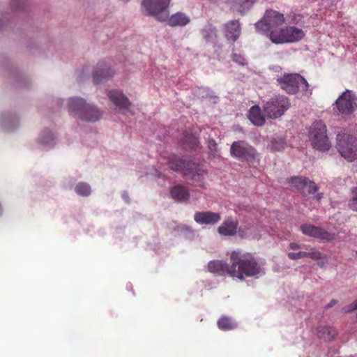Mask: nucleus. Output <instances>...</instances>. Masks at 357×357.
<instances>
[{"label": "nucleus", "instance_id": "obj_1", "mask_svg": "<svg viewBox=\"0 0 357 357\" xmlns=\"http://www.w3.org/2000/svg\"><path fill=\"white\" fill-rule=\"evenodd\" d=\"M230 261L231 277L243 280L245 277H252L260 272L259 265L250 253H242L240 250L232 251Z\"/></svg>", "mask_w": 357, "mask_h": 357}, {"label": "nucleus", "instance_id": "obj_2", "mask_svg": "<svg viewBox=\"0 0 357 357\" xmlns=\"http://www.w3.org/2000/svg\"><path fill=\"white\" fill-rule=\"evenodd\" d=\"M169 166L174 172H181L185 179H190L196 185L204 188L206 171L197 164L177 155H172L168 160Z\"/></svg>", "mask_w": 357, "mask_h": 357}, {"label": "nucleus", "instance_id": "obj_3", "mask_svg": "<svg viewBox=\"0 0 357 357\" xmlns=\"http://www.w3.org/2000/svg\"><path fill=\"white\" fill-rule=\"evenodd\" d=\"M68 108L70 115L85 121H96L102 116V113L96 107L87 104L80 98H70Z\"/></svg>", "mask_w": 357, "mask_h": 357}, {"label": "nucleus", "instance_id": "obj_4", "mask_svg": "<svg viewBox=\"0 0 357 357\" xmlns=\"http://www.w3.org/2000/svg\"><path fill=\"white\" fill-rule=\"evenodd\" d=\"M280 87L288 94H296L299 91L306 92L309 84L307 80L298 73H286L276 79Z\"/></svg>", "mask_w": 357, "mask_h": 357}, {"label": "nucleus", "instance_id": "obj_5", "mask_svg": "<svg viewBox=\"0 0 357 357\" xmlns=\"http://www.w3.org/2000/svg\"><path fill=\"white\" fill-rule=\"evenodd\" d=\"M289 99L283 95L273 97L263 105L265 115L269 119H277L282 116L290 107Z\"/></svg>", "mask_w": 357, "mask_h": 357}, {"label": "nucleus", "instance_id": "obj_6", "mask_svg": "<svg viewBox=\"0 0 357 357\" xmlns=\"http://www.w3.org/2000/svg\"><path fill=\"white\" fill-rule=\"evenodd\" d=\"M230 154L241 162H254L258 158L257 150L244 140L234 142L230 147Z\"/></svg>", "mask_w": 357, "mask_h": 357}, {"label": "nucleus", "instance_id": "obj_7", "mask_svg": "<svg viewBox=\"0 0 357 357\" xmlns=\"http://www.w3.org/2000/svg\"><path fill=\"white\" fill-rule=\"evenodd\" d=\"M304 36V31L295 26H287L280 29L279 31H271L270 33L271 40L275 44L297 42Z\"/></svg>", "mask_w": 357, "mask_h": 357}, {"label": "nucleus", "instance_id": "obj_8", "mask_svg": "<svg viewBox=\"0 0 357 357\" xmlns=\"http://www.w3.org/2000/svg\"><path fill=\"white\" fill-rule=\"evenodd\" d=\"M310 138L313 147L319 151H328L331 143L326 135V126L321 121L314 122L310 131Z\"/></svg>", "mask_w": 357, "mask_h": 357}, {"label": "nucleus", "instance_id": "obj_9", "mask_svg": "<svg viewBox=\"0 0 357 357\" xmlns=\"http://www.w3.org/2000/svg\"><path fill=\"white\" fill-rule=\"evenodd\" d=\"M337 148L340 155L348 160H357V139L352 136L339 133L337 135Z\"/></svg>", "mask_w": 357, "mask_h": 357}, {"label": "nucleus", "instance_id": "obj_10", "mask_svg": "<svg viewBox=\"0 0 357 357\" xmlns=\"http://www.w3.org/2000/svg\"><path fill=\"white\" fill-rule=\"evenodd\" d=\"M284 22V15L273 10L266 11L264 17L255 24L256 29L263 33H271L273 29L282 25ZM275 31H278L275 29Z\"/></svg>", "mask_w": 357, "mask_h": 357}, {"label": "nucleus", "instance_id": "obj_11", "mask_svg": "<svg viewBox=\"0 0 357 357\" xmlns=\"http://www.w3.org/2000/svg\"><path fill=\"white\" fill-rule=\"evenodd\" d=\"M335 106L342 115H350L357 109V96L347 89L336 100Z\"/></svg>", "mask_w": 357, "mask_h": 357}, {"label": "nucleus", "instance_id": "obj_12", "mask_svg": "<svg viewBox=\"0 0 357 357\" xmlns=\"http://www.w3.org/2000/svg\"><path fill=\"white\" fill-rule=\"evenodd\" d=\"M171 0H143L142 6L158 21L165 20Z\"/></svg>", "mask_w": 357, "mask_h": 357}, {"label": "nucleus", "instance_id": "obj_13", "mask_svg": "<svg viewBox=\"0 0 357 357\" xmlns=\"http://www.w3.org/2000/svg\"><path fill=\"white\" fill-rule=\"evenodd\" d=\"M301 230L303 234L318 238L324 242H329L335 239V234L330 233L326 229L310 224H305L301 226Z\"/></svg>", "mask_w": 357, "mask_h": 357}, {"label": "nucleus", "instance_id": "obj_14", "mask_svg": "<svg viewBox=\"0 0 357 357\" xmlns=\"http://www.w3.org/2000/svg\"><path fill=\"white\" fill-rule=\"evenodd\" d=\"M160 22H165L172 27L184 26L190 22V17L182 12H176L169 15L168 10L166 13V18L161 20Z\"/></svg>", "mask_w": 357, "mask_h": 357}, {"label": "nucleus", "instance_id": "obj_15", "mask_svg": "<svg viewBox=\"0 0 357 357\" xmlns=\"http://www.w3.org/2000/svg\"><path fill=\"white\" fill-rule=\"evenodd\" d=\"M208 271L212 273L217 274L220 276H231V264H228L222 260L210 261L207 266Z\"/></svg>", "mask_w": 357, "mask_h": 357}, {"label": "nucleus", "instance_id": "obj_16", "mask_svg": "<svg viewBox=\"0 0 357 357\" xmlns=\"http://www.w3.org/2000/svg\"><path fill=\"white\" fill-rule=\"evenodd\" d=\"M238 221L236 218L227 217L222 224L218 228V231L223 236H234L237 232Z\"/></svg>", "mask_w": 357, "mask_h": 357}, {"label": "nucleus", "instance_id": "obj_17", "mask_svg": "<svg viewBox=\"0 0 357 357\" xmlns=\"http://www.w3.org/2000/svg\"><path fill=\"white\" fill-rule=\"evenodd\" d=\"M195 222L200 225H214L218 222L220 215L211 211L196 212L194 215Z\"/></svg>", "mask_w": 357, "mask_h": 357}, {"label": "nucleus", "instance_id": "obj_18", "mask_svg": "<svg viewBox=\"0 0 357 357\" xmlns=\"http://www.w3.org/2000/svg\"><path fill=\"white\" fill-rule=\"evenodd\" d=\"M225 37L228 40L234 43L241 33V28L238 20H231L225 25Z\"/></svg>", "mask_w": 357, "mask_h": 357}, {"label": "nucleus", "instance_id": "obj_19", "mask_svg": "<svg viewBox=\"0 0 357 357\" xmlns=\"http://www.w3.org/2000/svg\"><path fill=\"white\" fill-rule=\"evenodd\" d=\"M109 100L121 109H128L131 103L128 98L118 90L110 91L108 93Z\"/></svg>", "mask_w": 357, "mask_h": 357}, {"label": "nucleus", "instance_id": "obj_20", "mask_svg": "<svg viewBox=\"0 0 357 357\" xmlns=\"http://www.w3.org/2000/svg\"><path fill=\"white\" fill-rule=\"evenodd\" d=\"M113 73L111 69L107 68L104 63H100L97 65L95 71L93 73V79L95 84L101 82L103 79L112 77Z\"/></svg>", "mask_w": 357, "mask_h": 357}, {"label": "nucleus", "instance_id": "obj_21", "mask_svg": "<svg viewBox=\"0 0 357 357\" xmlns=\"http://www.w3.org/2000/svg\"><path fill=\"white\" fill-rule=\"evenodd\" d=\"M256 0H226L230 8L241 14L248 10Z\"/></svg>", "mask_w": 357, "mask_h": 357}, {"label": "nucleus", "instance_id": "obj_22", "mask_svg": "<svg viewBox=\"0 0 357 357\" xmlns=\"http://www.w3.org/2000/svg\"><path fill=\"white\" fill-rule=\"evenodd\" d=\"M248 118L250 121L255 126H261L265 123V119L261 114V109L258 105L252 106L248 114Z\"/></svg>", "mask_w": 357, "mask_h": 357}, {"label": "nucleus", "instance_id": "obj_23", "mask_svg": "<svg viewBox=\"0 0 357 357\" xmlns=\"http://www.w3.org/2000/svg\"><path fill=\"white\" fill-rule=\"evenodd\" d=\"M170 194L174 199L180 202L187 201L190 197L188 189L181 185H177L173 187L171 189Z\"/></svg>", "mask_w": 357, "mask_h": 357}, {"label": "nucleus", "instance_id": "obj_24", "mask_svg": "<svg viewBox=\"0 0 357 357\" xmlns=\"http://www.w3.org/2000/svg\"><path fill=\"white\" fill-rule=\"evenodd\" d=\"M183 137L182 139V144L185 149L195 150L197 148H198L199 142L195 135L186 131L183 133Z\"/></svg>", "mask_w": 357, "mask_h": 357}, {"label": "nucleus", "instance_id": "obj_25", "mask_svg": "<svg viewBox=\"0 0 357 357\" xmlns=\"http://www.w3.org/2000/svg\"><path fill=\"white\" fill-rule=\"evenodd\" d=\"M317 335L319 338L326 340H333L337 334V331L328 326H320L317 329Z\"/></svg>", "mask_w": 357, "mask_h": 357}, {"label": "nucleus", "instance_id": "obj_26", "mask_svg": "<svg viewBox=\"0 0 357 357\" xmlns=\"http://www.w3.org/2000/svg\"><path fill=\"white\" fill-rule=\"evenodd\" d=\"M220 329L223 331L233 330L237 327L236 323L231 317L222 316L217 322Z\"/></svg>", "mask_w": 357, "mask_h": 357}, {"label": "nucleus", "instance_id": "obj_27", "mask_svg": "<svg viewBox=\"0 0 357 357\" xmlns=\"http://www.w3.org/2000/svg\"><path fill=\"white\" fill-rule=\"evenodd\" d=\"M307 182L308 178L303 176H294L290 178L288 181L290 185L296 188L298 190H302L303 193Z\"/></svg>", "mask_w": 357, "mask_h": 357}, {"label": "nucleus", "instance_id": "obj_28", "mask_svg": "<svg viewBox=\"0 0 357 357\" xmlns=\"http://www.w3.org/2000/svg\"><path fill=\"white\" fill-rule=\"evenodd\" d=\"M75 190L76 193L80 196H89L91 194V187L89 184L84 182L79 183L75 188Z\"/></svg>", "mask_w": 357, "mask_h": 357}, {"label": "nucleus", "instance_id": "obj_29", "mask_svg": "<svg viewBox=\"0 0 357 357\" xmlns=\"http://www.w3.org/2000/svg\"><path fill=\"white\" fill-rule=\"evenodd\" d=\"M348 206L350 209L357 212V187L351 190V198L349 200Z\"/></svg>", "mask_w": 357, "mask_h": 357}, {"label": "nucleus", "instance_id": "obj_30", "mask_svg": "<svg viewBox=\"0 0 357 357\" xmlns=\"http://www.w3.org/2000/svg\"><path fill=\"white\" fill-rule=\"evenodd\" d=\"M305 189L307 190L308 195H314L317 192L319 188L314 181L308 179V182L306 183Z\"/></svg>", "mask_w": 357, "mask_h": 357}, {"label": "nucleus", "instance_id": "obj_31", "mask_svg": "<svg viewBox=\"0 0 357 357\" xmlns=\"http://www.w3.org/2000/svg\"><path fill=\"white\" fill-rule=\"evenodd\" d=\"M288 257L291 260H297L304 257H307V252L299 251L298 252H289Z\"/></svg>", "mask_w": 357, "mask_h": 357}, {"label": "nucleus", "instance_id": "obj_32", "mask_svg": "<svg viewBox=\"0 0 357 357\" xmlns=\"http://www.w3.org/2000/svg\"><path fill=\"white\" fill-rule=\"evenodd\" d=\"M232 60L234 62H236L243 66H245L247 64L245 57L240 54L234 53L232 54Z\"/></svg>", "mask_w": 357, "mask_h": 357}, {"label": "nucleus", "instance_id": "obj_33", "mask_svg": "<svg viewBox=\"0 0 357 357\" xmlns=\"http://www.w3.org/2000/svg\"><path fill=\"white\" fill-rule=\"evenodd\" d=\"M311 250H312L311 252H307V257H308L314 260H318V259L323 258L322 254L321 252L315 250L312 248H311Z\"/></svg>", "mask_w": 357, "mask_h": 357}, {"label": "nucleus", "instance_id": "obj_34", "mask_svg": "<svg viewBox=\"0 0 357 357\" xmlns=\"http://www.w3.org/2000/svg\"><path fill=\"white\" fill-rule=\"evenodd\" d=\"M273 151H280V149H284V144L282 142H277V141H273L272 142V148Z\"/></svg>", "mask_w": 357, "mask_h": 357}, {"label": "nucleus", "instance_id": "obj_35", "mask_svg": "<svg viewBox=\"0 0 357 357\" xmlns=\"http://www.w3.org/2000/svg\"><path fill=\"white\" fill-rule=\"evenodd\" d=\"M213 32L214 30L213 28H209L208 29H204L202 31V33L206 40H208Z\"/></svg>", "mask_w": 357, "mask_h": 357}, {"label": "nucleus", "instance_id": "obj_36", "mask_svg": "<svg viewBox=\"0 0 357 357\" xmlns=\"http://www.w3.org/2000/svg\"><path fill=\"white\" fill-rule=\"evenodd\" d=\"M302 248H306L307 249V247L305 245L298 244V243H291L289 245V249H290V250H297L302 249Z\"/></svg>", "mask_w": 357, "mask_h": 357}, {"label": "nucleus", "instance_id": "obj_37", "mask_svg": "<svg viewBox=\"0 0 357 357\" xmlns=\"http://www.w3.org/2000/svg\"><path fill=\"white\" fill-rule=\"evenodd\" d=\"M208 146L211 151H215L217 148V143L215 140L210 139L208 142Z\"/></svg>", "mask_w": 357, "mask_h": 357}, {"label": "nucleus", "instance_id": "obj_38", "mask_svg": "<svg viewBox=\"0 0 357 357\" xmlns=\"http://www.w3.org/2000/svg\"><path fill=\"white\" fill-rule=\"evenodd\" d=\"M337 303L336 300H332L328 304L326 305V307L329 308L333 307Z\"/></svg>", "mask_w": 357, "mask_h": 357}, {"label": "nucleus", "instance_id": "obj_39", "mask_svg": "<svg viewBox=\"0 0 357 357\" xmlns=\"http://www.w3.org/2000/svg\"><path fill=\"white\" fill-rule=\"evenodd\" d=\"M316 197L318 200H320L322 197V194L321 193H317V195H316Z\"/></svg>", "mask_w": 357, "mask_h": 357}, {"label": "nucleus", "instance_id": "obj_40", "mask_svg": "<svg viewBox=\"0 0 357 357\" xmlns=\"http://www.w3.org/2000/svg\"><path fill=\"white\" fill-rule=\"evenodd\" d=\"M3 26V22L0 19V29Z\"/></svg>", "mask_w": 357, "mask_h": 357}, {"label": "nucleus", "instance_id": "obj_41", "mask_svg": "<svg viewBox=\"0 0 357 357\" xmlns=\"http://www.w3.org/2000/svg\"><path fill=\"white\" fill-rule=\"evenodd\" d=\"M349 357H357V355H355V356H351Z\"/></svg>", "mask_w": 357, "mask_h": 357}, {"label": "nucleus", "instance_id": "obj_42", "mask_svg": "<svg viewBox=\"0 0 357 357\" xmlns=\"http://www.w3.org/2000/svg\"><path fill=\"white\" fill-rule=\"evenodd\" d=\"M356 255H357V250L356 251Z\"/></svg>", "mask_w": 357, "mask_h": 357}]
</instances>
